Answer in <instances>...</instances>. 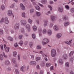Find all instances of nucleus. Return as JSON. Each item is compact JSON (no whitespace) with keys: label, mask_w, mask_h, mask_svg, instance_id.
Instances as JSON below:
<instances>
[{"label":"nucleus","mask_w":74,"mask_h":74,"mask_svg":"<svg viewBox=\"0 0 74 74\" xmlns=\"http://www.w3.org/2000/svg\"><path fill=\"white\" fill-rule=\"evenodd\" d=\"M20 5L21 9L22 10H25V6H24V5H23L22 3H21Z\"/></svg>","instance_id":"9b49d317"},{"label":"nucleus","mask_w":74,"mask_h":74,"mask_svg":"<svg viewBox=\"0 0 74 74\" xmlns=\"http://www.w3.org/2000/svg\"><path fill=\"white\" fill-rule=\"evenodd\" d=\"M22 17H23V18H26V16H25V12H22Z\"/></svg>","instance_id":"c9c22d12"},{"label":"nucleus","mask_w":74,"mask_h":74,"mask_svg":"<svg viewBox=\"0 0 74 74\" xmlns=\"http://www.w3.org/2000/svg\"><path fill=\"white\" fill-rule=\"evenodd\" d=\"M22 37H23V35H20L18 36L19 39H20V40H22Z\"/></svg>","instance_id":"c85d7f7f"},{"label":"nucleus","mask_w":74,"mask_h":74,"mask_svg":"<svg viewBox=\"0 0 74 74\" xmlns=\"http://www.w3.org/2000/svg\"><path fill=\"white\" fill-rule=\"evenodd\" d=\"M12 12L11 10H9L8 11V16H11Z\"/></svg>","instance_id":"f8f14e48"},{"label":"nucleus","mask_w":74,"mask_h":74,"mask_svg":"<svg viewBox=\"0 0 74 74\" xmlns=\"http://www.w3.org/2000/svg\"><path fill=\"white\" fill-rule=\"evenodd\" d=\"M41 3L42 4H45L47 3V0H42Z\"/></svg>","instance_id":"cd10ccee"},{"label":"nucleus","mask_w":74,"mask_h":74,"mask_svg":"<svg viewBox=\"0 0 74 74\" xmlns=\"http://www.w3.org/2000/svg\"><path fill=\"white\" fill-rule=\"evenodd\" d=\"M70 11L72 13H73V12H74V8H73L71 9Z\"/></svg>","instance_id":"473e14b6"},{"label":"nucleus","mask_w":74,"mask_h":74,"mask_svg":"<svg viewBox=\"0 0 74 74\" xmlns=\"http://www.w3.org/2000/svg\"><path fill=\"white\" fill-rule=\"evenodd\" d=\"M33 29L34 32H36L37 30V27L35 25H34L32 27Z\"/></svg>","instance_id":"6ab92c4d"},{"label":"nucleus","mask_w":74,"mask_h":74,"mask_svg":"<svg viewBox=\"0 0 74 74\" xmlns=\"http://www.w3.org/2000/svg\"><path fill=\"white\" fill-rule=\"evenodd\" d=\"M19 27V24L16 23L14 25V29L16 30H18Z\"/></svg>","instance_id":"7ed1b4c3"},{"label":"nucleus","mask_w":74,"mask_h":74,"mask_svg":"<svg viewBox=\"0 0 74 74\" xmlns=\"http://www.w3.org/2000/svg\"><path fill=\"white\" fill-rule=\"evenodd\" d=\"M74 53V51H71L69 54V56H73V53Z\"/></svg>","instance_id":"a878e982"},{"label":"nucleus","mask_w":74,"mask_h":74,"mask_svg":"<svg viewBox=\"0 0 74 74\" xmlns=\"http://www.w3.org/2000/svg\"><path fill=\"white\" fill-rule=\"evenodd\" d=\"M47 34L49 36H51L52 34V31L51 30L49 29L47 31Z\"/></svg>","instance_id":"2eb2a0df"},{"label":"nucleus","mask_w":74,"mask_h":74,"mask_svg":"<svg viewBox=\"0 0 74 74\" xmlns=\"http://www.w3.org/2000/svg\"><path fill=\"white\" fill-rule=\"evenodd\" d=\"M39 31L40 32H42V29H41V28H40L39 29Z\"/></svg>","instance_id":"338daca9"},{"label":"nucleus","mask_w":74,"mask_h":74,"mask_svg":"<svg viewBox=\"0 0 74 74\" xmlns=\"http://www.w3.org/2000/svg\"><path fill=\"white\" fill-rule=\"evenodd\" d=\"M25 68H26L25 66H23L21 67V70L22 71H24V69H25Z\"/></svg>","instance_id":"4be33fe9"},{"label":"nucleus","mask_w":74,"mask_h":74,"mask_svg":"<svg viewBox=\"0 0 74 74\" xmlns=\"http://www.w3.org/2000/svg\"><path fill=\"white\" fill-rule=\"evenodd\" d=\"M40 59H41V58L40 57H37L36 58V62H38V60H40Z\"/></svg>","instance_id":"4c0bfd02"},{"label":"nucleus","mask_w":74,"mask_h":74,"mask_svg":"<svg viewBox=\"0 0 74 74\" xmlns=\"http://www.w3.org/2000/svg\"><path fill=\"white\" fill-rule=\"evenodd\" d=\"M51 56H56V50L54 49H53L51 51Z\"/></svg>","instance_id":"39448f33"},{"label":"nucleus","mask_w":74,"mask_h":74,"mask_svg":"<svg viewBox=\"0 0 74 74\" xmlns=\"http://www.w3.org/2000/svg\"><path fill=\"white\" fill-rule=\"evenodd\" d=\"M1 48L2 50H3V46L2 45H1Z\"/></svg>","instance_id":"69168bd1"},{"label":"nucleus","mask_w":74,"mask_h":74,"mask_svg":"<svg viewBox=\"0 0 74 74\" xmlns=\"http://www.w3.org/2000/svg\"><path fill=\"white\" fill-rule=\"evenodd\" d=\"M53 23H51L50 24V27H52V26H53Z\"/></svg>","instance_id":"603ef678"},{"label":"nucleus","mask_w":74,"mask_h":74,"mask_svg":"<svg viewBox=\"0 0 74 74\" xmlns=\"http://www.w3.org/2000/svg\"><path fill=\"white\" fill-rule=\"evenodd\" d=\"M50 3L51 4H53V2L52 1H50Z\"/></svg>","instance_id":"0e129e2a"},{"label":"nucleus","mask_w":74,"mask_h":74,"mask_svg":"<svg viewBox=\"0 0 74 74\" xmlns=\"http://www.w3.org/2000/svg\"><path fill=\"white\" fill-rule=\"evenodd\" d=\"M50 18H51V21H52L53 22H55V21H56L55 16H50Z\"/></svg>","instance_id":"423d86ee"},{"label":"nucleus","mask_w":74,"mask_h":74,"mask_svg":"<svg viewBox=\"0 0 74 74\" xmlns=\"http://www.w3.org/2000/svg\"><path fill=\"white\" fill-rule=\"evenodd\" d=\"M34 9H32L30 10V12L31 14H33V13H34Z\"/></svg>","instance_id":"393cba45"},{"label":"nucleus","mask_w":74,"mask_h":74,"mask_svg":"<svg viewBox=\"0 0 74 74\" xmlns=\"http://www.w3.org/2000/svg\"><path fill=\"white\" fill-rule=\"evenodd\" d=\"M59 62L61 64H62L63 63V60L62 59H60L59 61Z\"/></svg>","instance_id":"b1692460"},{"label":"nucleus","mask_w":74,"mask_h":74,"mask_svg":"<svg viewBox=\"0 0 74 74\" xmlns=\"http://www.w3.org/2000/svg\"><path fill=\"white\" fill-rule=\"evenodd\" d=\"M71 41H72V40H71L69 41V42L68 41H67L66 42H65V44H67L68 45H70L71 44Z\"/></svg>","instance_id":"412c9836"},{"label":"nucleus","mask_w":74,"mask_h":74,"mask_svg":"<svg viewBox=\"0 0 74 74\" xmlns=\"http://www.w3.org/2000/svg\"><path fill=\"white\" fill-rule=\"evenodd\" d=\"M21 25L23 26H25L26 24V21L24 20H22L21 21Z\"/></svg>","instance_id":"20e7f679"},{"label":"nucleus","mask_w":74,"mask_h":74,"mask_svg":"<svg viewBox=\"0 0 74 74\" xmlns=\"http://www.w3.org/2000/svg\"><path fill=\"white\" fill-rule=\"evenodd\" d=\"M18 45V44L17 43H16L15 44H14V46L15 47H17Z\"/></svg>","instance_id":"bf43d9fd"},{"label":"nucleus","mask_w":74,"mask_h":74,"mask_svg":"<svg viewBox=\"0 0 74 74\" xmlns=\"http://www.w3.org/2000/svg\"><path fill=\"white\" fill-rule=\"evenodd\" d=\"M16 59L14 58L12 60V62L13 63H16Z\"/></svg>","instance_id":"58836bf2"},{"label":"nucleus","mask_w":74,"mask_h":74,"mask_svg":"<svg viewBox=\"0 0 74 74\" xmlns=\"http://www.w3.org/2000/svg\"><path fill=\"white\" fill-rule=\"evenodd\" d=\"M21 31L22 33H25V29H24V28H21Z\"/></svg>","instance_id":"7c9ffc66"},{"label":"nucleus","mask_w":74,"mask_h":74,"mask_svg":"<svg viewBox=\"0 0 74 74\" xmlns=\"http://www.w3.org/2000/svg\"><path fill=\"white\" fill-rule=\"evenodd\" d=\"M42 32L43 34H46L47 33V29H44L43 30Z\"/></svg>","instance_id":"bb28decb"},{"label":"nucleus","mask_w":74,"mask_h":74,"mask_svg":"<svg viewBox=\"0 0 74 74\" xmlns=\"http://www.w3.org/2000/svg\"><path fill=\"white\" fill-rule=\"evenodd\" d=\"M70 23L68 22H64V26H67L68 25H69Z\"/></svg>","instance_id":"aec40b11"},{"label":"nucleus","mask_w":74,"mask_h":74,"mask_svg":"<svg viewBox=\"0 0 74 74\" xmlns=\"http://www.w3.org/2000/svg\"><path fill=\"white\" fill-rule=\"evenodd\" d=\"M5 23L6 24H8L9 23V21H8V19L7 18H3L1 20L0 23H2L3 22Z\"/></svg>","instance_id":"f257e3e1"},{"label":"nucleus","mask_w":74,"mask_h":74,"mask_svg":"<svg viewBox=\"0 0 74 74\" xmlns=\"http://www.w3.org/2000/svg\"><path fill=\"white\" fill-rule=\"evenodd\" d=\"M65 66L67 67H69V62H66L65 63Z\"/></svg>","instance_id":"f704fd0d"},{"label":"nucleus","mask_w":74,"mask_h":74,"mask_svg":"<svg viewBox=\"0 0 74 74\" xmlns=\"http://www.w3.org/2000/svg\"><path fill=\"white\" fill-rule=\"evenodd\" d=\"M15 5V3H13L10 6V8H14V7H15V5Z\"/></svg>","instance_id":"ea45409f"},{"label":"nucleus","mask_w":74,"mask_h":74,"mask_svg":"<svg viewBox=\"0 0 74 74\" xmlns=\"http://www.w3.org/2000/svg\"><path fill=\"white\" fill-rule=\"evenodd\" d=\"M1 8L2 10H4V9H5V7H4V5H2L1 6Z\"/></svg>","instance_id":"de8ad7c7"},{"label":"nucleus","mask_w":74,"mask_h":74,"mask_svg":"<svg viewBox=\"0 0 74 74\" xmlns=\"http://www.w3.org/2000/svg\"><path fill=\"white\" fill-rule=\"evenodd\" d=\"M38 4L40 5V6H41V7H44V6L42 4H40V3H38Z\"/></svg>","instance_id":"680f3d73"},{"label":"nucleus","mask_w":74,"mask_h":74,"mask_svg":"<svg viewBox=\"0 0 74 74\" xmlns=\"http://www.w3.org/2000/svg\"><path fill=\"white\" fill-rule=\"evenodd\" d=\"M69 74H74V72L72 71H71L69 72Z\"/></svg>","instance_id":"13d9d810"},{"label":"nucleus","mask_w":74,"mask_h":74,"mask_svg":"<svg viewBox=\"0 0 74 74\" xmlns=\"http://www.w3.org/2000/svg\"><path fill=\"white\" fill-rule=\"evenodd\" d=\"M53 29H54V30H55L56 31L57 30H58V29H59V28H58V27L57 25H55L53 27Z\"/></svg>","instance_id":"a211bd4d"},{"label":"nucleus","mask_w":74,"mask_h":74,"mask_svg":"<svg viewBox=\"0 0 74 74\" xmlns=\"http://www.w3.org/2000/svg\"><path fill=\"white\" fill-rule=\"evenodd\" d=\"M44 26L45 27H46L47 26V24H48V21L46 20L44 21Z\"/></svg>","instance_id":"dca6fc26"},{"label":"nucleus","mask_w":74,"mask_h":74,"mask_svg":"<svg viewBox=\"0 0 74 74\" xmlns=\"http://www.w3.org/2000/svg\"><path fill=\"white\" fill-rule=\"evenodd\" d=\"M32 37L33 39H35L36 38V35L34 34H32Z\"/></svg>","instance_id":"2f4dec72"},{"label":"nucleus","mask_w":74,"mask_h":74,"mask_svg":"<svg viewBox=\"0 0 74 74\" xmlns=\"http://www.w3.org/2000/svg\"><path fill=\"white\" fill-rule=\"evenodd\" d=\"M36 15L37 16H40L41 15V13L40 12H36Z\"/></svg>","instance_id":"5701e85b"},{"label":"nucleus","mask_w":74,"mask_h":74,"mask_svg":"<svg viewBox=\"0 0 74 74\" xmlns=\"http://www.w3.org/2000/svg\"><path fill=\"white\" fill-rule=\"evenodd\" d=\"M51 70H53V66H51L50 67Z\"/></svg>","instance_id":"e2e57ef3"},{"label":"nucleus","mask_w":74,"mask_h":74,"mask_svg":"<svg viewBox=\"0 0 74 74\" xmlns=\"http://www.w3.org/2000/svg\"><path fill=\"white\" fill-rule=\"evenodd\" d=\"M35 8L37 10H40V8L38 5H37L36 7H35Z\"/></svg>","instance_id":"72a5a7b5"},{"label":"nucleus","mask_w":74,"mask_h":74,"mask_svg":"<svg viewBox=\"0 0 74 74\" xmlns=\"http://www.w3.org/2000/svg\"><path fill=\"white\" fill-rule=\"evenodd\" d=\"M58 11L60 12H62L63 11V7H59L58 8Z\"/></svg>","instance_id":"0eeeda50"},{"label":"nucleus","mask_w":74,"mask_h":74,"mask_svg":"<svg viewBox=\"0 0 74 74\" xmlns=\"http://www.w3.org/2000/svg\"><path fill=\"white\" fill-rule=\"evenodd\" d=\"M13 56H16L17 55V52L15 51H14L13 52Z\"/></svg>","instance_id":"a18cd8bd"},{"label":"nucleus","mask_w":74,"mask_h":74,"mask_svg":"<svg viewBox=\"0 0 74 74\" xmlns=\"http://www.w3.org/2000/svg\"><path fill=\"white\" fill-rule=\"evenodd\" d=\"M39 53H40V54H42V56H44V55H45V56H46V55H45L43 54H44V52H43L42 51H40L39 52Z\"/></svg>","instance_id":"8fccbe9b"},{"label":"nucleus","mask_w":74,"mask_h":74,"mask_svg":"<svg viewBox=\"0 0 74 74\" xmlns=\"http://www.w3.org/2000/svg\"><path fill=\"white\" fill-rule=\"evenodd\" d=\"M8 39L10 41H13V39L12 38L10 37H8Z\"/></svg>","instance_id":"e433bc0d"},{"label":"nucleus","mask_w":74,"mask_h":74,"mask_svg":"<svg viewBox=\"0 0 74 74\" xmlns=\"http://www.w3.org/2000/svg\"><path fill=\"white\" fill-rule=\"evenodd\" d=\"M28 22L30 24H32V20L31 19L29 18L28 20Z\"/></svg>","instance_id":"c756f323"},{"label":"nucleus","mask_w":74,"mask_h":74,"mask_svg":"<svg viewBox=\"0 0 74 74\" xmlns=\"http://www.w3.org/2000/svg\"><path fill=\"white\" fill-rule=\"evenodd\" d=\"M6 45H5V44L4 45V48L5 49V51L6 52H9V50L10 49V48L8 47H6Z\"/></svg>","instance_id":"6e6552de"},{"label":"nucleus","mask_w":74,"mask_h":74,"mask_svg":"<svg viewBox=\"0 0 74 74\" xmlns=\"http://www.w3.org/2000/svg\"><path fill=\"white\" fill-rule=\"evenodd\" d=\"M51 65V63H47L46 64V66L47 67H49V66H50Z\"/></svg>","instance_id":"a19ab883"},{"label":"nucleus","mask_w":74,"mask_h":74,"mask_svg":"<svg viewBox=\"0 0 74 74\" xmlns=\"http://www.w3.org/2000/svg\"><path fill=\"white\" fill-rule=\"evenodd\" d=\"M16 73V74H19V71L18 69H16L15 70Z\"/></svg>","instance_id":"5fc2aeb1"},{"label":"nucleus","mask_w":74,"mask_h":74,"mask_svg":"<svg viewBox=\"0 0 74 74\" xmlns=\"http://www.w3.org/2000/svg\"><path fill=\"white\" fill-rule=\"evenodd\" d=\"M15 67H18V66H19V65L18 64H17V63H16L14 65Z\"/></svg>","instance_id":"6e6d98bb"},{"label":"nucleus","mask_w":74,"mask_h":74,"mask_svg":"<svg viewBox=\"0 0 74 74\" xmlns=\"http://www.w3.org/2000/svg\"><path fill=\"white\" fill-rule=\"evenodd\" d=\"M37 48L38 49H40L41 48V46L40 45H38L37 47Z\"/></svg>","instance_id":"79ce46f5"},{"label":"nucleus","mask_w":74,"mask_h":74,"mask_svg":"<svg viewBox=\"0 0 74 74\" xmlns=\"http://www.w3.org/2000/svg\"><path fill=\"white\" fill-rule=\"evenodd\" d=\"M19 44L21 46L22 45V44H23V41H22L21 40L20 42L19 43Z\"/></svg>","instance_id":"09e8293b"},{"label":"nucleus","mask_w":74,"mask_h":74,"mask_svg":"<svg viewBox=\"0 0 74 74\" xmlns=\"http://www.w3.org/2000/svg\"><path fill=\"white\" fill-rule=\"evenodd\" d=\"M29 64L31 65H36V62L35 61H30L29 62Z\"/></svg>","instance_id":"1a4fd4ad"},{"label":"nucleus","mask_w":74,"mask_h":74,"mask_svg":"<svg viewBox=\"0 0 74 74\" xmlns=\"http://www.w3.org/2000/svg\"><path fill=\"white\" fill-rule=\"evenodd\" d=\"M62 34L61 33H58L56 35V37L57 38H60L62 37Z\"/></svg>","instance_id":"9d476101"},{"label":"nucleus","mask_w":74,"mask_h":74,"mask_svg":"<svg viewBox=\"0 0 74 74\" xmlns=\"http://www.w3.org/2000/svg\"><path fill=\"white\" fill-rule=\"evenodd\" d=\"M63 21H67L68 20V18L66 16H63Z\"/></svg>","instance_id":"ddd939ff"},{"label":"nucleus","mask_w":74,"mask_h":74,"mask_svg":"<svg viewBox=\"0 0 74 74\" xmlns=\"http://www.w3.org/2000/svg\"><path fill=\"white\" fill-rule=\"evenodd\" d=\"M26 27L27 29L28 32H30V25H26Z\"/></svg>","instance_id":"4468645a"},{"label":"nucleus","mask_w":74,"mask_h":74,"mask_svg":"<svg viewBox=\"0 0 74 74\" xmlns=\"http://www.w3.org/2000/svg\"><path fill=\"white\" fill-rule=\"evenodd\" d=\"M29 44L30 47L32 48V46H33V42H29Z\"/></svg>","instance_id":"49530a36"},{"label":"nucleus","mask_w":74,"mask_h":74,"mask_svg":"<svg viewBox=\"0 0 74 74\" xmlns=\"http://www.w3.org/2000/svg\"><path fill=\"white\" fill-rule=\"evenodd\" d=\"M48 7L49 8L50 11H52V7H51V5H49L48 6Z\"/></svg>","instance_id":"864d4df0"},{"label":"nucleus","mask_w":74,"mask_h":74,"mask_svg":"<svg viewBox=\"0 0 74 74\" xmlns=\"http://www.w3.org/2000/svg\"><path fill=\"white\" fill-rule=\"evenodd\" d=\"M49 42V40L48 38H45L42 41V44L43 45H45V44H47L48 42Z\"/></svg>","instance_id":"f03ea898"},{"label":"nucleus","mask_w":74,"mask_h":74,"mask_svg":"<svg viewBox=\"0 0 74 74\" xmlns=\"http://www.w3.org/2000/svg\"><path fill=\"white\" fill-rule=\"evenodd\" d=\"M3 59H4V57L3 56H0V59L1 60H3Z\"/></svg>","instance_id":"3c124183"},{"label":"nucleus","mask_w":74,"mask_h":74,"mask_svg":"<svg viewBox=\"0 0 74 74\" xmlns=\"http://www.w3.org/2000/svg\"><path fill=\"white\" fill-rule=\"evenodd\" d=\"M63 58L64 60H66V59H67V56H64L63 57Z\"/></svg>","instance_id":"37998d69"},{"label":"nucleus","mask_w":74,"mask_h":74,"mask_svg":"<svg viewBox=\"0 0 74 74\" xmlns=\"http://www.w3.org/2000/svg\"><path fill=\"white\" fill-rule=\"evenodd\" d=\"M44 74V71H40V74Z\"/></svg>","instance_id":"052dcab7"},{"label":"nucleus","mask_w":74,"mask_h":74,"mask_svg":"<svg viewBox=\"0 0 74 74\" xmlns=\"http://www.w3.org/2000/svg\"><path fill=\"white\" fill-rule=\"evenodd\" d=\"M11 68H8L7 69V70L8 71H11Z\"/></svg>","instance_id":"774afa93"},{"label":"nucleus","mask_w":74,"mask_h":74,"mask_svg":"<svg viewBox=\"0 0 74 74\" xmlns=\"http://www.w3.org/2000/svg\"><path fill=\"white\" fill-rule=\"evenodd\" d=\"M65 7L66 10H69V9H70V7H69V5H66L65 6Z\"/></svg>","instance_id":"c03bdc74"},{"label":"nucleus","mask_w":74,"mask_h":74,"mask_svg":"<svg viewBox=\"0 0 74 74\" xmlns=\"http://www.w3.org/2000/svg\"><path fill=\"white\" fill-rule=\"evenodd\" d=\"M5 64L6 65H8V64H10V62L8 60H6L5 62Z\"/></svg>","instance_id":"f3484780"},{"label":"nucleus","mask_w":74,"mask_h":74,"mask_svg":"<svg viewBox=\"0 0 74 74\" xmlns=\"http://www.w3.org/2000/svg\"><path fill=\"white\" fill-rule=\"evenodd\" d=\"M3 34V31L1 29H0V34Z\"/></svg>","instance_id":"4d7b16f0"}]
</instances>
